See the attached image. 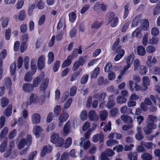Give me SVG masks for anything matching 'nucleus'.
Instances as JSON below:
<instances>
[{
    "label": "nucleus",
    "mask_w": 160,
    "mask_h": 160,
    "mask_svg": "<svg viewBox=\"0 0 160 160\" xmlns=\"http://www.w3.org/2000/svg\"><path fill=\"white\" fill-rule=\"evenodd\" d=\"M107 21L111 27H115L118 23L119 19L114 12H110L108 15Z\"/></svg>",
    "instance_id": "f257e3e1"
},
{
    "label": "nucleus",
    "mask_w": 160,
    "mask_h": 160,
    "mask_svg": "<svg viewBox=\"0 0 160 160\" xmlns=\"http://www.w3.org/2000/svg\"><path fill=\"white\" fill-rule=\"evenodd\" d=\"M50 141L56 144L58 147H61L64 144V139L60 137L58 133H53L51 136Z\"/></svg>",
    "instance_id": "f03ea898"
},
{
    "label": "nucleus",
    "mask_w": 160,
    "mask_h": 160,
    "mask_svg": "<svg viewBox=\"0 0 160 160\" xmlns=\"http://www.w3.org/2000/svg\"><path fill=\"white\" fill-rule=\"evenodd\" d=\"M157 128L156 124L151 123H147V125L143 128L144 132L146 135H149L152 132V129H155Z\"/></svg>",
    "instance_id": "7ed1b4c3"
},
{
    "label": "nucleus",
    "mask_w": 160,
    "mask_h": 160,
    "mask_svg": "<svg viewBox=\"0 0 160 160\" xmlns=\"http://www.w3.org/2000/svg\"><path fill=\"white\" fill-rule=\"evenodd\" d=\"M69 114L66 112H63L60 114L58 118V125L61 126L69 118Z\"/></svg>",
    "instance_id": "20e7f679"
},
{
    "label": "nucleus",
    "mask_w": 160,
    "mask_h": 160,
    "mask_svg": "<svg viewBox=\"0 0 160 160\" xmlns=\"http://www.w3.org/2000/svg\"><path fill=\"white\" fill-rule=\"evenodd\" d=\"M38 97L36 94L31 93L26 102L27 105H30L33 103L38 102Z\"/></svg>",
    "instance_id": "39448f33"
},
{
    "label": "nucleus",
    "mask_w": 160,
    "mask_h": 160,
    "mask_svg": "<svg viewBox=\"0 0 160 160\" xmlns=\"http://www.w3.org/2000/svg\"><path fill=\"white\" fill-rule=\"evenodd\" d=\"M26 15L25 12L24 10H22L19 12L18 16L14 15L13 18L16 21H17L18 20L23 21L25 19Z\"/></svg>",
    "instance_id": "423d86ee"
},
{
    "label": "nucleus",
    "mask_w": 160,
    "mask_h": 160,
    "mask_svg": "<svg viewBox=\"0 0 160 160\" xmlns=\"http://www.w3.org/2000/svg\"><path fill=\"white\" fill-rule=\"evenodd\" d=\"M117 51L118 54L115 57L114 60L117 61L121 58L124 54V50L122 49V47H119L117 49Z\"/></svg>",
    "instance_id": "0eeeda50"
},
{
    "label": "nucleus",
    "mask_w": 160,
    "mask_h": 160,
    "mask_svg": "<svg viewBox=\"0 0 160 160\" xmlns=\"http://www.w3.org/2000/svg\"><path fill=\"white\" fill-rule=\"evenodd\" d=\"M44 76V74L42 73L40 75L36 77L33 79L32 85L34 88L38 86L39 83L43 79Z\"/></svg>",
    "instance_id": "6e6552de"
},
{
    "label": "nucleus",
    "mask_w": 160,
    "mask_h": 160,
    "mask_svg": "<svg viewBox=\"0 0 160 160\" xmlns=\"http://www.w3.org/2000/svg\"><path fill=\"white\" fill-rule=\"evenodd\" d=\"M142 82L141 84L142 86V89L146 90L148 89V86L150 85V80L148 77L145 76L142 78Z\"/></svg>",
    "instance_id": "1a4fd4ad"
},
{
    "label": "nucleus",
    "mask_w": 160,
    "mask_h": 160,
    "mask_svg": "<svg viewBox=\"0 0 160 160\" xmlns=\"http://www.w3.org/2000/svg\"><path fill=\"white\" fill-rule=\"evenodd\" d=\"M45 57L44 55L40 56L38 59V69L42 70L44 66Z\"/></svg>",
    "instance_id": "9d476101"
},
{
    "label": "nucleus",
    "mask_w": 160,
    "mask_h": 160,
    "mask_svg": "<svg viewBox=\"0 0 160 160\" xmlns=\"http://www.w3.org/2000/svg\"><path fill=\"white\" fill-rule=\"evenodd\" d=\"M89 119L92 121H97L99 119L98 116L94 110L89 111L88 113Z\"/></svg>",
    "instance_id": "9b49d317"
},
{
    "label": "nucleus",
    "mask_w": 160,
    "mask_h": 160,
    "mask_svg": "<svg viewBox=\"0 0 160 160\" xmlns=\"http://www.w3.org/2000/svg\"><path fill=\"white\" fill-rule=\"evenodd\" d=\"M80 146L85 149H88L91 145V143L89 141H86L84 138H81L80 139Z\"/></svg>",
    "instance_id": "f8f14e48"
},
{
    "label": "nucleus",
    "mask_w": 160,
    "mask_h": 160,
    "mask_svg": "<svg viewBox=\"0 0 160 160\" xmlns=\"http://www.w3.org/2000/svg\"><path fill=\"white\" fill-rule=\"evenodd\" d=\"M41 119V116L38 113L33 114L31 118V120L32 123L37 124L38 123Z\"/></svg>",
    "instance_id": "ddd939ff"
},
{
    "label": "nucleus",
    "mask_w": 160,
    "mask_h": 160,
    "mask_svg": "<svg viewBox=\"0 0 160 160\" xmlns=\"http://www.w3.org/2000/svg\"><path fill=\"white\" fill-rule=\"evenodd\" d=\"M71 123L69 121L67 122L64 125L63 128V135L64 136L67 135L70 132Z\"/></svg>",
    "instance_id": "4468645a"
},
{
    "label": "nucleus",
    "mask_w": 160,
    "mask_h": 160,
    "mask_svg": "<svg viewBox=\"0 0 160 160\" xmlns=\"http://www.w3.org/2000/svg\"><path fill=\"white\" fill-rule=\"evenodd\" d=\"M157 62V60L152 55H149L147 58L146 63L148 66H150L151 65L154 64Z\"/></svg>",
    "instance_id": "2eb2a0df"
},
{
    "label": "nucleus",
    "mask_w": 160,
    "mask_h": 160,
    "mask_svg": "<svg viewBox=\"0 0 160 160\" xmlns=\"http://www.w3.org/2000/svg\"><path fill=\"white\" fill-rule=\"evenodd\" d=\"M49 81V79L47 78L43 80L39 87V89L40 91H43L47 88L48 85Z\"/></svg>",
    "instance_id": "dca6fc26"
},
{
    "label": "nucleus",
    "mask_w": 160,
    "mask_h": 160,
    "mask_svg": "<svg viewBox=\"0 0 160 160\" xmlns=\"http://www.w3.org/2000/svg\"><path fill=\"white\" fill-rule=\"evenodd\" d=\"M140 28L141 29L144 31H147L149 28V22L147 19H142L141 21Z\"/></svg>",
    "instance_id": "f3484780"
},
{
    "label": "nucleus",
    "mask_w": 160,
    "mask_h": 160,
    "mask_svg": "<svg viewBox=\"0 0 160 160\" xmlns=\"http://www.w3.org/2000/svg\"><path fill=\"white\" fill-rule=\"evenodd\" d=\"M103 135L102 133H98L93 136L92 140L94 142H101L103 140Z\"/></svg>",
    "instance_id": "a211bd4d"
},
{
    "label": "nucleus",
    "mask_w": 160,
    "mask_h": 160,
    "mask_svg": "<svg viewBox=\"0 0 160 160\" xmlns=\"http://www.w3.org/2000/svg\"><path fill=\"white\" fill-rule=\"evenodd\" d=\"M43 131L42 129L38 126H36L34 127L33 130L34 134L37 137H39Z\"/></svg>",
    "instance_id": "6ab92c4d"
},
{
    "label": "nucleus",
    "mask_w": 160,
    "mask_h": 160,
    "mask_svg": "<svg viewBox=\"0 0 160 160\" xmlns=\"http://www.w3.org/2000/svg\"><path fill=\"white\" fill-rule=\"evenodd\" d=\"M52 150V147L50 146H44L41 152V156L44 157L47 153H50Z\"/></svg>",
    "instance_id": "aec40b11"
},
{
    "label": "nucleus",
    "mask_w": 160,
    "mask_h": 160,
    "mask_svg": "<svg viewBox=\"0 0 160 160\" xmlns=\"http://www.w3.org/2000/svg\"><path fill=\"white\" fill-rule=\"evenodd\" d=\"M150 73L156 75H159L160 73V68L158 66H155L149 68Z\"/></svg>",
    "instance_id": "412c9836"
},
{
    "label": "nucleus",
    "mask_w": 160,
    "mask_h": 160,
    "mask_svg": "<svg viewBox=\"0 0 160 160\" xmlns=\"http://www.w3.org/2000/svg\"><path fill=\"white\" fill-rule=\"evenodd\" d=\"M22 89L25 92H29L33 90L32 85L28 83H25L22 86Z\"/></svg>",
    "instance_id": "4be33fe9"
},
{
    "label": "nucleus",
    "mask_w": 160,
    "mask_h": 160,
    "mask_svg": "<svg viewBox=\"0 0 160 160\" xmlns=\"http://www.w3.org/2000/svg\"><path fill=\"white\" fill-rule=\"evenodd\" d=\"M121 119L125 122L127 123H132L133 121L131 117L125 115H122L121 116Z\"/></svg>",
    "instance_id": "5701e85b"
},
{
    "label": "nucleus",
    "mask_w": 160,
    "mask_h": 160,
    "mask_svg": "<svg viewBox=\"0 0 160 160\" xmlns=\"http://www.w3.org/2000/svg\"><path fill=\"white\" fill-rule=\"evenodd\" d=\"M36 59L32 58L31 62V70L32 72V74H34L37 70V66L36 65Z\"/></svg>",
    "instance_id": "b1692460"
},
{
    "label": "nucleus",
    "mask_w": 160,
    "mask_h": 160,
    "mask_svg": "<svg viewBox=\"0 0 160 160\" xmlns=\"http://www.w3.org/2000/svg\"><path fill=\"white\" fill-rule=\"evenodd\" d=\"M148 70V68L146 66L142 65L140 66L137 71L141 75H143L146 74Z\"/></svg>",
    "instance_id": "393cba45"
},
{
    "label": "nucleus",
    "mask_w": 160,
    "mask_h": 160,
    "mask_svg": "<svg viewBox=\"0 0 160 160\" xmlns=\"http://www.w3.org/2000/svg\"><path fill=\"white\" fill-rule=\"evenodd\" d=\"M57 28L58 29H62V31H65V22L64 20H60L58 22Z\"/></svg>",
    "instance_id": "a878e982"
},
{
    "label": "nucleus",
    "mask_w": 160,
    "mask_h": 160,
    "mask_svg": "<svg viewBox=\"0 0 160 160\" xmlns=\"http://www.w3.org/2000/svg\"><path fill=\"white\" fill-rule=\"evenodd\" d=\"M106 96V93L104 92H102L101 93L95 95L94 96V97L95 98L98 99L99 101H101L104 100Z\"/></svg>",
    "instance_id": "bb28decb"
},
{
    "label": "nucleus",
    "mask_w": 160,
    "mask_h": 160,
    "mask_svg": "<svg viewBox=\"0 0 160 160\" xmlns=\"http://www.w3.org/2000/svg\"><path fill=\"white\" fill-rule=\"evenodd\" d=\"M157 120V117L153 115H148L147 119V122L148 123H154V122Z\"/></svg>",
    "instance_id": "cd10ccee"
},
{
    "label": "nucleus",
    "mask_w": 160,
    "mask_h": 160,
    "mask_svg": "<svg viewBox=\"0 0 160 160\" xmlns=\"http://www.w3.org/2000/svg\"><path fill=\"white\" fill-rule=\"evenodd\" d=\"M12 105H9L4 112V114L7 117H9L12 113Z\"/></svg>",
    "instance_id": "c85d7f7f"
},
{
    "label": "nucleus",
    "mask_w": 160,
    "mask_h": 160,
    "mask_svg": "<svg viewBox=\"0 0 160 160\" xmlns=\"http://www.w3.org/2000/svg\"><path fill=\"white\" fill-rule=\"evenodd\" d=\"M99 68L98 67H96L91 72L90 76L91 78H95L97 77L99 73Z\"/></svg>",
    "instance_id": "c756f323"
},
{
    "label": "nucleus",
    "mask_w": 160,
    "mask_h": 160,
    "mask_svg": "<svg viewBox=\"0 0 160 160\" xmlns=\"http://www.w3.org/2000/svg\"><path fill=\"white\" fill-rule=\"evenodd\" d=\"M9 103V100L6 98L3 97L0 99V105L2 107H5Z\"/></svg>",
    "instance_id": "7c9ffc66"
},
{
    "label": "nucleus",
    "mask_w": 160,
    "mask_h": 160,
    "mask_svg": "<svg viewBox=\"0 0 160 160\" xmlns=\"http://www.w3.org/2000/svg\"><path fill=\"white\" fill-rule=\"evenodd\" d=\"M81 71V69H79L78 71L72 74L70 77V81L72 82L76 80L78 77V76L80 75Z\"/></svg>",
    "instance_id": "2f4dec72"
},
{
    "label": "nucleus",
    "mask_w": 160,
    "mask_h": 160,
    "mask_svg": "<svg viewBox=\"0 0 160 160\" xmlns=\"http://www.w3.org/2000/svg\"><path fill=\"white\" fill-rule=\"evenodd\" d=\"M137 52L139 55L143 56L145 54V48L142 46H138L137 48Z\"/></svg>",
    "instance_id": "473e14b6"
},
{
    "label": "nucleus",
    "mask_w": 160,
    "mask_h": 160,
    "mask_svg": "<svg viewBox=\"0 0 160 160\" xmlns=\"http://www.w3.org/2000/svg\"><path fill=\"white\" fill-rule=\"evenodd\" d=\"M2 20V26L3 28L6 27L9 21V18L7 17H3L1 19Z\"/></svg>",
    "instance_id": "72a5a7b5"
},
{
    "label": "nucleus",
    "mask_w": 160,
    "mask_h": 160,
    "mask_svg": "<svg viewBox=\"0 0 160 160\" xmlns=\"http://www.w3.org/2000/svg\"><path fill=\"white\" fill-rule=\"evenodd\" d=\"M25 145L28 146L26 140L24 139H22L19 141L18 143V148L19 149H21L25 147Z\"/></svg>",
    "instance_id": "f704fd0d"
},
{
    "label": "nucleus",
    "mask_w": 160,
    "mask_h": 160,
    "mask_svg": "<svg viewBox=\"0 0 160 160\" xmlns=\"http://www.w3.org/2000/svg\"><path fill=\"white\" fill-rule=\"evenodd\" d=\"M132 35L134 37L139 38H141L142 34L141 33V30L138 28H137L133 32Z\"/></svg>",
    "instance_id": "c9c22d12"
},
{
    "label": "nucleus",
    "mask_w": 160,
    "mask_h": 160,
    "mask_svg": "<svg viewBox=\"0 0 160 160\" xmlns=\"http://www.w3.org/2000/svg\"><path fill=\"white\" fill-rule=\"evenodd\" d=\"M134 66L133 70L135 71H137L140 66V62L139 60L138 59H136L134 60L133 63Z\"/></svg>",
    "instance_id": "e433bc0d"
},
{
    "label": "nucleus",
    "mask_w": 160,
    "mask_h": 160,
    "mask_svg": "<svg viewBox=\"0 0 160 160\" xmlns=\"http://www.w3.org/2000/svg\"><path fill=\"white\" fill-rule=\"evenodd\" d=\"M143 160H151L152 159V155L148 153H143L141 156Z\"/></svg>",
    "instance_id": "4c0bfd02"
},
{
    "label": "nucleus",
    "mask_w": 160,
    "mask_h": 160,
    "mask_svg": "<svg viewBox=\"0 0 160 160\" xmlns=\"http://www.w3.org/2000/svg\"><path fill=\"white\" fill-rule=\"evenodd\" d=\"M69 20L71 22H74L76 18L77 15L76 13L73 12H72L68 14Z\"/></svg>",
    "instance_id": "58836bf2"
},
{
    "label": "nucleus",
    "mask_w": 160,
    "mask_h": 160,
    "mask_svg": "<svg viewBox=\"0 0 160 160\" xmlns=\"http://www.w3.org/2000/svg\"><path fill=\"white\" fill-rule=\"evenodd\" d=\"M79 117L82 120H86L87 118V113L86 111L84 110H82L80 113Z\"/></svg>",
    "instance_id": "ea45409f"
},
{
    "label": "nucleus",
    "mask_w": 160,
    "mask_h": 160,
    "mask_svg": "<svg viewBox=\"0 0 160 160\" xmlns=\"http://www.w3.org/2000/svg\"><path fill=\"white\" fill-rule=\"evenodd\" d=\"M28 37V35L27 34L25 33L23 34L21 38V43H23V44H27Z\"/></svg>",
    "instance_id": "a19ab883"
},
{
    "label": "nucleus",
    "mask_w": 160,
    "mask_h": 160,
    "mask_svg": "<svg viewBox=\"0 0 160 160\" xmlns=\"http://www.w3.org/2000/svg\"><path fill=\"white\" fill-rule=\"evenodd\" d=\"M80 65L82 66L84 65L87 61V58L86 57L82 56L80 57L78 61H77Z\"/></svg>",
    "instance_id": "79ce46f5"
},
{
    "label": "nucleus",
    "mask_w": 160,
    "mask_h": 160,
    "mask_svg": "<svg viewBox=\"0 0 160 160\" xmlns=\"http://www.w3.org/2000/svg\"><path fill=\"white\" fill-rule=\"evenodd\" d=\"M108 112L106 111H102L100 112L99 117L101 120H104L106 119L108 116Z\"/></svg>",
    "instance_id": "37998d69"
},
{
    "label": "nucleus",
    "mask_w": 160,
    "mask_h": 160,
    "mask_svg": "<svg viewBox=\"0 0 160 160\" xmlns=\"http://www.w3.org/2000/svg\"><path fill=\"white\" fill-rule=\"evenodd\" d=\"M72 143V138L70 137H68L65 140L64 147L65 148H68Z\"/></svg>",
    "instance_id": "c03bdc74"
},
{
    "label": "nucleus",
    "mask_w": 160,
    "mask_h": 160,
    "mask_svg": "<svg viewBox=\"0 0 160 160\" xmlns=\"http://www.w3.org/2000/svg\"><path fill=\"white\" fill-rule=\"evenodd\" d=\"M134 58V55L133 54H130L126 60L127 64L131 65L132 64Z\"/></svg>",
    "instance_id": "a18cd8bd"
},
{
    "label": "nucleus",
    "mask_w": 160,
    "mask_h": 160,
    "mask_svg": "<svg viewBox=\"0 0 160 160\" xmlns=\"http://www.w3.org/2000/svg\"><path fill=\"white\" fill-rule=\"evenodd\" d=\"M156 48L152 45H149L146 48V52L149 53H154L156 51Z\"/></svg>",
    "instance_id": "49530a36"
},
{
    "label": "nucleus",
    "mask_w": 160,
    "mask_h": 160,
    "mask_svg": "<svg viewBox=\"0 0 160 160\" xmlns=\"http://www.w3.org/2000/svg\"><path fill=\"white\" fill-rule=\"evenodd\" d=\"M126 99L121 96H118L116 98V101L118 103L122 104L126 102Z\"/></svg>",
    "instance_id": "de8ad7c7"
},
{
    "label": "nucleus",
    "mask_w": 160,
    "mask_h": 160,
    "mask_svg": "<svg viewBox=\"0 0 160 160\" xmlns=\"http://www.w3.org/2000/svg\"><path fill=\"white\" fill-rule=\"evenodd\" d=\"M118 142L115 140L111 139L108 140L106 142V144L108 146H112L118 143Z\"/></svg>",
    "instance_id": "09e8293b"
},
{
    "label": "nucleus",
    "mask_w": 160,
    "mask_h": 160,
    "mask_svg": "<svg viewBox=\"0 0 160 160\" xmlns=\"http://www.w3.org/2000/svg\"><path fill=\"white\" fill-rule=\"evenodd\" d=\"M101 25V22L97 21H95L92 23L91 28L92 29H98L100 27Z\"/></svg>",
    "instance_id": "8fccbe9b"
},
{
    "label": "nucleus",
    "mask_w": 160,
    "mask_h": 160,
    "mask_svg": "<svg viewBox=\"0 0 160 160\" xmlns=\"http://www.w3.org/2000/svg\"><path fill=\"white\" fill-rule=\"evenodd\" d=\"M48 63L51 64L53 61L54 59V54L53 52H50L48 54Z\"/></svg>",
    "instance_id": "3c124183"
},
{
    "label": "nucleus",
    "mask_w": 160,
    "mask_h": 160,
    "mask_svg": "<svg viewBox=\"0 0 160 160\" xmlns=\"http://www.w3.org/2000/svg\"><path fill=\"white\" fill-rule=\"evenodd\" d=\"M24 3V0H18L16 5V8L17 9L21 8Z\"/></svg>",
    "instance_id": "603ef678"
},
{
    "label": "nucleus",
    "mask_w": 160,
    "mask_h": 160,
    "mask_svg": "<svg viewBox=\"0 0 160 160\" xmlns=\"http://www.w3.org/2000/svg\"><path fill=\"white\" fill-rule=\"evenodd\" d=\"M138 131L135 137L136 139L138 140H141L143 138V135L140 133L141 128L140 127H138L137 128Z\"/></svg>",
    "instance_id": "864d4df0"
},
{
    "label": "nucleus",
    "mask_w": 160,
    "mask_h": 160,
    "mask_svg": "<svg viewBox=\"0 0 160 160\" xmlns=\"http://www.w3.org/2000/svg\"><path fill=\"white\" fill-rule=\"evenodd\" d=\"M32 72L31 71V73L30 74L29 72H28L25 76L24 79L26 82H30L31 81L32 79V76L33 74H32Z\"/></svg>",
    "instance_id": "5fc2aeb1"
},
{
    "label": "nucleus",
    "mask_w": 160,
    "mask_h": 160,
    "mask_svg": "<svg viewBox=\"0 0 160 160\" xmlns=\"http://www.w3.org/2000/svg\"><path fill=\"white\" fill-rule=\"evenodd\" d=\"M61 108L59 105L56 106L54 109L53 112L55 115H58L60 112Z\"/></svg>",
    "instance_id": "6e6d98bb"
},
{
    "label": "nucleus",
    "mask_w": 160,
    "mask_h": 160,
    "mask_svg": "<svg viewBox=\"0 0 160 160\" xmlns=\"http://www.w3.org/2000/svg\"><path fill=\"white\" fill-rule=\"evenodd\" d=\"M14 142L11 141L10 143V148L9 149V151L8 152H7L6 153H4V156L5 157H8L9 156V155L10 154V152L12 150L11 149L12 147H14Z\"/></svg>",
    "instance_id": "4d7b16f0"
},
{
    "label": "nucleus",
    "mask_w": 160,
    "mask_h": 160,
    "mask_svg": "<svg viewBox=\"0 0 160 160\" xmlns=\"http://www.w3.org/2000/svg\"><path fill=\"white\" fill-rule=\"evenodd\" d=\"M159 30L156 27H154L152 28L151 30V33L153 36H157L158 35Z\"/></svg>",
    "instance_id": "13d9d810"
},
{
    "label": "nucleus",
    "mask_w": 160,
    "mask_h": 160,
    "mask_svg": "<svg viewBox=\"0 0 160 160\" xmlns=\"http://www.w3.org/2000/svg\"><path fill=\"white\" fill-rule=\"evenodd\" d=\"M72 98H70L68 99L64 104V108L63 109H67L69 108L72 102Z\"/></svg>",
    "instance_id": "bf43d9fd"
},
{
    "label": "nucleus",
    "mask_w": 160,
    "mask_h": 160,
    "mask_svg": "<svg viewBox=\"0 0 160 160\" xmlns=\"http://www.w3.org/2000/svg\"><path fill=\"white\" fill-rule=\"evenodd\" d=\"M158 42V38L152 37L149 39L148 43L150 44L153 45L157 44Z\"/></svg>",
    "instance_id": "052dcab7"
},
{
    "label": "nucleus",
    "mask_w": 160,
    "mask_h": 160,
    "mask_svg": "<svg viewBox=\"0 0 160 160\" xmlns=\"http://www.w3.org/2000/svg\"><path fill=\"white\" fill-rule=\"evenodd\" d=\"M140 20V17L138 16L135 17L132 21L131 24L132 27H136L138 24L139 21Z\"/></svg>",
    "instance_id": "680f3d73"
},
{
    "label": "nucleus",
    "mask_w": 160,
    "mask_h": 160,
    "mask_svg": "<svg viewBox=\"0 0 160 160\" xmlns=\"http://www.w3.org/2000/svg\"><path fill=\"white\" fill-rule=\"evenodd\" d=\"M130 23V22L129 21H126L125 23H124L120 30L121 32H123L125 31L127 29Z\"/></svg>",
    "instance_id": "e2e57ef3"
},
{
    "label": "nucleus",
    "mask_w": 160,
    "mask_h": 160,
    "mask_svg": "<svg viewBox=\"0 0 160 160\" xmlns=\"http://www.w3.org/2000/svg\"><path fill=\"white\" fill-rule=\"evenodd\" d=\"M108 78L110 80L114 79L115 78V73L112 71H109L108 73Z\"/></svg>",
    "instance_id": "0e129e2a"
},
{
    "label": "nucleus",
    "mask_w": 160,
    "mask_h": 160,
    "mask_svg": "<svg viewBox=\"0 0 160 160\" xmlns=\"http://www.w3.org/2000/svg\"><path fill=\"white\" fill-rule=\"evenodd\" d=\"M8 132V129L7 127L4 128L2 130L0 134V137L1 138L5 137Z\"/></svg>",
    "instance_id": "69168bd1"
},
{
    "label": "nucleus",
    "mask_w": 160,
    "mask_h": 160,
    "mask_svg": "<svg viewBox=\"0 0 160 160\" xmlns=\"http://www.w3.org/2000/svg\"><path fill=\"white\" fill-rule=\"evenodd\" d=\"M29 58L28 56H26L24 59V63L25 68L28 69L29 68Z\"/></svg>",
    "instance_id": "338daca9"
},
{
    "label": "nucleus",
    "mask_w": 160,
    "mask_h": 160,
    "mask_svg": "<svg viewBox=\"0 0 160 160\" xmlns=\"http://www.w3.org/2000/svg\"><path fill=\"white\" fill-rule=\"evenodd\" d=\"M89 76L87 74L85 75L81 78L80 80L81 83L82 84H84L86 83L88 80Z\"/></svg>",
    "instance_id": "774afa93"
}]
</instances>
